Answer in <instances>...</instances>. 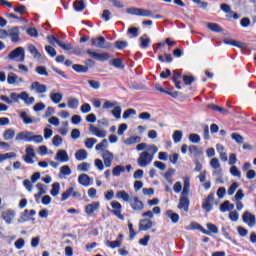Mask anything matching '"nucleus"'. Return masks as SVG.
Wrapping results in <instances>:
<instances>
[{
    "mask_svg": "<svg viewBox=\"0 0 256 256\" xmlns=\"http://www.w3.org/2000/svg\"><path fill=\"white\" fill-rule=\"evenodd\" d=\"M95 143H97V139L88 138V139L85 140V147L87 149H93V145H95Z\"/></svg>",
    "mask_w": 256,
    "mask_h": 256,
    "instance_id": "obj_55",
    "label": "nucleus"
},
{
    "mask_svg": "<svg viewBox=\"0 0 256 256\" xmlns=\"http://www.w3.org/2000/svg\"><path fill=\"white\" fill-rule=\"evenodd\" d=\"M72 69L76 71L77 73H87V67L80 65V64H74L72 66Z\"/></svg>",
    "mask_w": 256,
    "mask_h": 256,
    "instance_id": "obj_53",
    "label": "nucleus"
},
{
    "mask_svg": "<svg viewBox=\"0 0 256 256\" xmlns=\"http://www.w3.org/2000/svg\"><path fill=\"white\" fill-rule=\"evenodd\" d=\"M130 15H137L138 17H153V12L143 8H129Z\"/></svg>",
    "mask_w": 256,
    "mask_h": 256,
    "instance_id": "obj_9",
    "label": "nucleus"
},
{
    "mask_svg": "<svg viewBox=\"0 0 256 256\" xmlns=\"http://www.w3.org/2000/svg\"><path fill=\"white\" fill-rule=\"evenodd\" d=\"M87 150L85 149H80V150H77L76 153H75V159L77 161H85V159H87Z\"/></svg>",
    "mask_w": 256,
    "mask_h": 256,
    "instance_id": "obj_33",
    "label": "nucleus"
},
{
    "mask_svg": "<svg viewBox=\"0 0 256 256\" xmlns=\"http://www.w3.org/2000/svg\"><path fill=\"white\" fill-rule=\"evenodd\" d=\"M183 81H184L185 85H191V83H193L195 81V77L184 75Z\"/></svg>",
    "mask_w": 256,
    "mask_h": 256,
    "instance_id": "obj_64",
    "label": "nucleus"
},
{
    "mask_svg": "<svg viewBox=\"0 0 256 256\" xmlns=\"http://www.w3.org/2000/svg\"><path fill=\"white\" fill-rule=\"evenodd\" d=\"M140 41V47L142 49H147L149 47V44L151 43V39L149 38V36H147V34H144L143 36H141L139 38Z\"/></svg>",
    "mask_w": 256,
    "mask_h": 256,
    "instance_id": "obj_32",
    "label": "nucleus"
},
{
    "mask_svg": "<svg viewBox=\"0 0 256 256\" xmlns=\"http://www.w3.org/2000/svg\"><path fill=\"white\" fill-rule=\"evenodd\" d=\"M130 205L133 211H143L145 204L143 201L139 200V197L135 196L132 200H130Z\"/></svg>",
    "mask_w": 256,
    "mask_h": 256,
    "instance_id": "obj_19",
    "label": "nucleus"
},
{
    "mask_svg": "<svg viewBox=\"0 0 256 256\" xmlns=\"http://www.w3.org/2000/svg\"><path fill=\"white\" fill-rule=\"evenodd\" d=\"M63 143V138H61V136L59 135H55L52 139V144L55 147H59L61 144Z\"/></svg>",
    "mask_w": 256,
    "mask_h": 256,
    "instance_id": "obj_60",
    "label": "nucleus"
},
{
    "mask_svg": "<svg viewBox=\"0 0 256 256\" xmlns=\"http://www.w3.org/2000/svg\"><path fill=\"white\" fill-rule=\"evenodd\" d=\"M111 207H112L111 213L114 214L115 217L120 219V221H125V216L121 214L123 212V205H121V203H119L118 201H112Z\"/></svg>",
    "mask_w": 256,
    "mask_h": 256,
    "instance_id": "obj_6",
    "label": "nucleus"
},
{
    "mask_svg": "<svg viewBox=\"0 0 256 256\" xmlns=\"http://www.w3.org/2000/svg\"><path fill=\"white\" fill-rule=\"evenodd\" d=\"M153 227V221L150 219H143L139 223V231H149Z\"/></svg>",
    "mask_w": 256,
    "mask_h": 256,
    "instance_id": "obj_25",
    "label": "nucleus"
},
{
    "mask_svg": "<svg viewBox=\"0 0 256 256\" xmlns=\"http://www.w3.org/2000/svg\"><path fill=\"white\" fill-rule=\"evenodd\" d=\"M2 219L7 223V225H11L13 223V219H15V210H6L2 212Z\"/></svg>",
    "mask_w": 256,
    "mask_h": 256,
    "instance_id": "obj_17",
    "label": "nucleus"
},
{
    "mask_svg": "<svg viewBox=\"0 0 256 256\" xmlns=\"http://www.w3.org/2000/svg\"><path fill=\"white\" fill-rule=\"evenodd\" d=\"M112 115L115 117V119H121V106H116L112 110Z\"/></svg>",
    "mask_w": 256,
    "mask_h": 256,
    "instance_id": "obj_62",
    "label": "nucleus"
},
{
    "mask_svg": "<svg viewBox=\"0 0 256 256\" xmlns=\"http://www.w3.org/2000/svg\"><path fill=\"white\" fill-rule=\"evenodd\" d=\"M22 77H19L17 74L10 72L7 76V83L8 85H17L18 83H24Z\"/></svg>",
    "mask_w": 256,
    "mask_h": 256,
    "instance_id": "obj_18",
    "label": "nucleus"
},
{
    "mask_svg": "<svg viewBox=\"0 0 256 256\" xmlns=\"http://www.w3.org/2000/svg\"><path fill=\"white\" fill-rule=\"evenodd\" d=\"M20 99L24 101L25 105H33L35 103V97L29 96L27 92H21Z\"/></svg>",
    "mask_w": 256,
    "mask_h": 256,
    "instance_id": "obj_27",
    "label": "nucleus"
},
{
    "mask_svg": "<svg viewBox=\"0 0 256 256\" xmlns=\"http://www.w3.org/2000/svg\"><path fill=\"white\" fill-rule=\"evenodd\" d=\"M89 169H91V164L87 163V162H83L77 166V171H81L84 173H87V171H89Z\"/></svg>",
    "mask_w": 256,
    "mask_h": 256,
    "instance_id": "obj_47",
    "label": "nucleus"
},
{
    "mask_svg": "<svg viewBox=\"0 0 256 256\" xmlns=\"http://www.w3.org/2000/svg\"><path fill=\"white\" fill-rule=\"evenodd\" d=\"M215 197L214 193H210L207 198L204 200L203 204H202V208L205 209V211L209 212L213 209V205L211 204V202L213 201Z\"/></svg>",
    "mask_w": 256,
    "mask_h": 256,
    "instance_id": "obj_23",
    "label": "nucleus"
},
{
    "mask_svg": "<svg viewBox=\"0 0 256 256\" xmlns=\"http://www.w3.org/2000/svg\"><path fill=\"white\" fill-rule=\"evenodd\" d=\"M131 115H137V110H135L133 108L127 109L123 113V119H129V117H131Z\"/></svg>",
    "mask_w": 256,
    "mask_h": 256,
    "instance_id": "obj_54",
    "label": "nucleus"
},
{
    "mask_svg": "<svg viewBox=\"0 0 256 256\" xmlns=\"http://www.w3.org/2000/svg\"><path fill=\"white\" fill-rule=\"evenodd\" d=\"M31 91H35L38 95H43L47 93V85L41 84L40 82H33L30 86Z\"/></svg>",
    "mask_w": 256,
    "mask_h": 256,
    "instance_id": "obj_13",
    "label": "nucleus"
},
{
    "mask_svg": "<svg viewBox=\"0 0 256 256\" xmlns=\"http://www.w3.org/2000/svg\"><path fill=\"white\" fill-rule=\"evenodd\" d=\"M20 119H22L24 125H31L33 123V119L29 116L28 111H20Z\"/></svg>",
    "mask_w": 256,
    "mask_h": 256,
    "instance_id": "obj_29",
    "label": "nucleus"
},
{
    "mask_svg": "<svg viewBox=\"0 0 256 256\" xmlns=\"http://www.w3.org/2000/svg\"><path fill=\"white\" fill-rule=\"evenodd\" d=\"M225 45H232L233 47H238L239 49H245V43L235 41L233 39H224Z\"/></svg>",
    "mask_w": 256,
    "mask_h": 256,
    "instance_id": "obj_31",
    "label": "nucleus"
},
{
    "mask_svg": "<svg viewBox=\"0 0 256 256\" xmlns=\"http://www.w3.org/2000/svg\"><path fill=\"white\" fill-rule=\"evenodd\" d=\"M190 201L189 198L187 196H182L179 199V203H178V209H182L183 211H185V213L189 212V205H190Z\"/></svg>",
    "mask_w": 256,
    "mask_h": 256,
    "instance_id": "obj_20",
    "label": "nucleus"
},
{
    "mask_svg": "<svg viewBox=\"0 0 256 256\" xmlns=\"http://www.w3.org/2000/svg\"><path fill=\"white\" fill-rule=\"evenodd\" d=\"M110 65H112V67H116V69L125 68V65H123V60H121L120 58H115L112 61H110Z\"/></svg>",
    "mask_w": 256,
    "mask_h": 256,
    "instance_id": "obj_40",
    "label": "nucleus"
},
{
    "mask_svg": "<svg viewBox=\"0 0 256 256\" xmlns=\"http://www.w3.org/2000/svg\"><path fill=\"white\" fill-rule=\"evenodd\" d=\"M78 183L83 185V187H89V185H91V177L87 174H81L78 177Z\"/></svg>",
    "mask_w": 256,
    "mask_h": 256,
    "instance_id": "obj_28",
    "label": "nucleus"
},
{
    "mask_svg": "<svg viewBox=\"0 0 256 256\" xmlns=\"http://www.w3.org/2000/svg\"><path fill=\"white\" fill-rule=\"evenodd\" d=\"M69 197H73V187L66 189V191L62 194L61 201H67Z\"/></svg>",
    "mask_w": 256,
    "mask_h": 256,
    "instance_id": "obj_50",
    "label": "nucleus"
},
{
    "mask_svg": "<svg viewBox=\"0 0 256 256\" xmlns=\"http://www.w3.org/2000/svg\"><path fill=\"white\" fill-rule=\"evenodd\" d=\"M60 174L65 176L71 175V168L67 165L62 166L60 168Z\"/></svg>",
    "mask_w": 256,
    "mask_h": 256,
    "instance_id": "obj_61",
    "label": "nucleus"
},
{
    "mask_svg": "<svg viewBox=\"0 0 256 256\" xmlns=\"http://www.w3.org/2000/svg\"><path fill=\"white\" fill-rule=\"evenodd\" d=\"M14 139L16 143H21V141H24V143H36L38 145L43 143L42 135H35L33 132L27 130L18 132Z\"/></svg>",
    "mask_w": 256,
    "mask_h": 256,
    "instance_id": "obj_2",
    "label": "nucleus"
},
{
    "mask_svg": "<svg viewBox=\"0 0 256 256\" xmlns=\"http://www.w3.org/2000/svg\"><path fill=\"white\" fill-rule=\"evenodd\" d=\"M19 27L15 26L7 30V37H10L12 43H19Z\"/></svg>",
    "mask_w": 256,
    "mask_h": 256,
    "instance_id": "obj_16",
    "label": "nucleus"
},
{
    "mask_svg": "<svg viewBox=\"0 0 256 256\" xmlns=\"http://www.w3.org/2000/svg\"><path fill=\"white\" fill-rule=\"evenodd\" d=\"M15 157H17V153L15 152L0 154V163H3V161H7V159H13Z\"/></svg>",
    "mask_w": 256,
    "mask_h": 256,
    "instance_id": "obj_44",
    "label": "nucleus"
},
{
    "mask_svg": "<svg viewBox=\"0 0 256 256\" xmlns=\"http://www.w3.org/2000/svg\"><path fill=\"white\" fill-rule=\"evenodd\" d=\"M186 231H201L204 235H209V231H207L201 224L197 222H191L189 226H185Z\"/></svg>",
    "mask_w": 256,
    "mask_h": 256,
    "instance_id": "obj_14",
    "label": "nucleus"
},
{
    "mask_svg": "<svg viewBox=\"0 0 256 256\" xmlns=\"http://www.w3.org/2000/svg\"><path fill=\"white\" fill-rule=\"evenodd\" d=\"M102 158H103L105 167L109 168L111 167V165H113V159H115V156L109 150H103Z\"/></svg>",
    "mask_w": 256,
    "mask_h": 256,
    "instance_id": "obj_15",
    "label": "nucleus"
},
{
    "mask_svg": "<svg viewBox=\"0 0 256 256\" xmlns=\"http://www.w3.org/2000/svg\"><path fill=\"white\" fill-rule=\"evenodd\" d=\"M220 9L221 11H223V13H226L227 19H239V14L231 10V6L229 4L227 3L221 4Z\"/></svg>",
    "mask_w": 256,
    "mask_h": 256,
    "instance_id": "obj_10",
    "label": "nucleus"
},
{
    "mask_svg": "<svg viewBox=\"0 0 256 256\" xmlns=\"http://www.w3.org/2000/svg\"><path fill=\"white\" fill-rule=\"evenodd\" d=\"M15 137V130L7 129L3 134L4 141H11Z\"/></svg>",
    "mask_w": 256,
    "mask_h": 256,
    "instance_id": "obj_41",
    "label": "nucleus"
},
{
    "mask_svg": "<svg viewBox=\"0 0 256 256\" xmlns=\"http://www.w3.org/2000/svg\"><path fill=\"white\" fill-rule=\"evenodd\" d=\"M189 189H190L189 178H184V186H183V191L181 195L187 197V195H189Z\"/></svg>",
    "mask_w": 256,
    "mask_h": 256,
    "instance_id": "obj_46",
    "label": "nucleus"
},
{
    "mask_svg": "<svg viewBox=\"0 0 256 256\" xmlns=\"http://www.w3.org/2000/svg\"><path fill=\"white\" fill-rule=\"evenodd\" d=\"M87 55H89V57H91L92 59H95L96 61H109V53L107 52H103V53H99L96 51H93L92 49H88L86 51Z\"/></svg>",
    "mask_w": 256,
    "mask_h": 256,
    "instance_id": "obj_5",
    "label": "nucleus"
},
{
    "mask_svg": "<svg viewBox=\"0 0 256 256\" xmlns=\"http://www.w3.org/2000/svg\"><path fill=\"white\" fill-rule=\"evenodd\" d=\"M206 227L208 229L209 235H211V233H214V235H217V233H219V228H217L215 224L207 223Z\"/></svg>",
    "mask_w": 256,
    "mask_h": 256,
    "instance_id": "obj_49",
    "label": "nucleus"
},
{
    "mask_svg": "<svg viewBox=\"0 0 256 256\" xmlns=\"http://www.w3.org/2000/svg\"><path fill=\"white\" fill-rule=\"evenodd\" d=\"M68 107L69 109H77L79 107V99L75 97L68 98Z\"/></svg>",
    "mask_w": 256,
    "mask_h": 256,
    "instance_id": "obj_37",
    "label": "nucleus"
},
{
    "mask_svg": "<svg viewBox=\"0 0 256 256\" xmlns=\"http://www.w3.org/2000/svg\"><path fill=\"white\" fill-rule=\"evenodd\" d=\"M60 189H61V185L58 182H55L54 184H52V189L50 191V194L52 195V197H57V195H59Z\"/></svg>",
    "mask_w": 256,
    "mask_h": 256,
    "instance_id": "obj_43",
    "label": "nucleus"
},
{
    "mask_svg": "<svg viewBox=\"0 0 256 256\" xmlns=\"http://www.w3.org/2000/svg\"><path fill=\"white\" fill-rule=\"evenodd\" d=\"M175 174V169L169 168L168 171L164 174V179L168 181V183H171V177Z\"/></svg>",
    "mask_w": 256,
    "mask_h": 256,
    "instance_id": "obj_57",
    "label": "nucleus"
},
{
    "mask_svg": "<svg viewBox=\"0 0 256 256\" xmlns=\"http://www.w3.org/2000/svg\"><path fill=\"white\" fill-rule=\"evenodd\" d=\"M135 143H141L140 136H132V137L124 140L125 145H135Z\"/></svg>",
    "mask_w": 256,
    "mask_h": 256,
    "instance_id": "obj_38",
    "label": "nucleus"
},
{
    "mask_svg": "<svg viewBox=\"0 0 256 256\" xmlns=\"http://www.w3.org/2000/svg\"><path fill=\"white\" fill-rule=\"evenodd\" d=\"M7 59L10 61H16V63H25V48L17 47L16 49L12 50Z\"/></svg>",
    "mask_w": 256,
    "mask_h": 256,
    "instance_id": "obj_3",
    "label": "nucleus"
},
{
    "mask_svg": "<svg viewBox=\"0 0 256 256\" xmlns=\"http://www.w3.org/2000/svg\"><path fill=\"white\" fill-rule=\"evenodd\" d=\"M92 47H97V49H111V43L107 42L103 36H99L91 39Z\"/></svg>",
    "mask_w": 256,
    "mask_h": 256,
    "instance_id": "obj_4",
    "label": "nucleus"
},
{
    "mask_svg": "<svg viewBox=\"0 0 256 256\" xmlns=\"http://www.w3.org/2000/svg\"><path fill=\"white\" fill-rule=\"evenodd\" d=\"M231 138L238 143V145H241L243 143V141H245V138H243V136H241L238 133H232L231 134Z\"/></svg>",
    "mask_w": 256,
    "mask_h": 256,
    "instance_id": "obj_52",
    "label": "nucleus"
},
{
    "mask_svg": "<svg viewBox=\"0 0 256 256\" xmlns=\"http://www.w3.org/2000/svg\"><path fill=\"white\" fill-rule=\"evenodd\" d=\"M207 27L210 31H213L214 33H223V28L219 26L217 23H208Z\"/></svg>",
    "mask_w": 256,
    "mask_h": 256,
    "instance_id": "obj_36",
    "label": "nucleus"
},
{
    "mask_svg": "<svg viewBox=\"0 0 256 256\" xmlns=\"http://www.w3.org/2000/svg\"><path fill=\"white\" fill-rule=\"evenodd\" d=\"M210 167L214 169L212 172L213 177H221V175H223V169L221 168V162H219V158H212L210 160Z\"/></svg>",
    "mask_w": 256,
    "mask_h": 256,
    "instance_id": "obj_7",
    "label": "nucleus"
},
{
    "mask_svg": "<svg viewBox=\"0 0 256 256\" xmlns=\"http://www.w3.org/2000/svg\"><path fill=\"white\" fill-rule=\"evenodd\" d=\"M116 198L122 199L125 203H129L131 201V196H129V194L124 190L118 191L116 193Z\"/></svg>",
    "mask_w": 256,
    "mask_h": 256,
    "instance_id": "obj_30",
    "label": "nucleus"
},
{
    "mask_svg": "<svg viewBox=\"0 0 256 256\" xmlns=\"http://www.w3.org/2000/svg\"><path fill=\"white\" fill-rule=\"evenodd\" d=\"M35 72L38 75H42L44 77H49V72H47V68L45 66H37Z\"/></svg>",
    "mask_w": 256,
    "mask_h": 256,
    "instance_id": "obj_48",
    "label": "nucleus"
},
{
    "mask_svg": "<svg viewBox=\"0 0 256 256\" xmlns=\"http://www.w3.org/2000/svg\"><path fill=\"white\" fill-rule=\"evenodd\" d=\"M166 216L171 219L172 223H179V214L173 212V210H167Z\"/></svg>",
    "mask_w": 256,
    "mask_h": 256,
    "instance_id": "obj_35",
    "label": "nucleus"
},
{
    "mask_svg": "<svg viewBox=\"0 0 256 256\" xmlns=\"http://www.w3.org/2000/svg\"><path fill=\"white\" fill-rule=\"evenodd\" d=\"M49 97L52 103H55L56 105L63 101V93L55 92V90L50 92Z\"/></svg>",
    "mask_w": 256,
    "mask_h": 256,
    "instance_id": "obj_26",
    "label": "nucleus"
},
{
    "mask_svg": "<svg viewBox=\"0 0 256 256\" xmlns=\"http://www.w3.org/2000/svg\"><path fill=\"white\" fill-rule=\"evenodd\" d=\"M159 151V148L155 145H150L148 147V151H143L139 154L137 159V163L139 167H149L150 163H153V159L155 158V153Z\"/></svg>",
    "mask_w": 256,
    "mask_h": 256,
    "instance_id": "obj_1",
    "label": "nucleus"
},
{
    "mask_svg": "<svg viewBox=\"0 0 256 256\" xmlns=\"http://www.w3.org/2000/svg\"><path fill=\"white\" fill-rule=\"evenodd\" d=\"M55 161H60V163H67L69 161V154H67V151L60 149L56 153Z\"/></svg>",
    "mask_w": 256,
    "mask_h": 256,
    "instance_id": "obj_22",
    "label": "nucleus"
},
{
    "mask_svg": "<svg viewBox=\"0 0 256 256\" xmlns=\"http://www.w3.org/2000/svg\"><path fill=\"white\" fill-rule=\"evenodd\" d=\"M89 131L95 137H99V139H105V137H107V131H105L97 126H94L93 124L89 125Z\"/></svg>",
    "mask_w": 256,
    "mask_h": 256,
    "instance_id": "obj_12",
    "label": "nucleus"
},
{
    "mask_svg": "<svg viewBox=\"0 0 256 256\" xmlns=\"http://www.w3.org/2000/svg\"><path fill=\"white\" fill-rule=\"evenodd\" d=\"M75 11L81 12L85 9V2L83 0H76L73 4Z\"/></svg>",
    "mask_w": 256,
    "mask_h": 256,
    "instance_id": "obj_45",
    "label": "nucleus"
},
{
    "mask_svg": "<svg viewBox=\"0 0 256 256\" xmlns=\"http://www.w3.org/2000/svg\"><path fill=\"white\" fill-rule=\"evenodd\" d=\"M117 105V101L111 102L109 100H105L103 104V109H114Z\"/></svg>",
    "mask_w": 256,
    "mask_h": 256,
    "instance_id": "obj_56",
    "label": "nucleus"
},
{
    "mask_svg": "<svg viewBox=\"0 0 256 256\" xmlns=\"http://www.w3.org/2000/svg\"><path fill=\"white\" fill-rule=\"evenodd\" d=\"M230 173L233 175V177H238V179H241V171H239V168L237 166H232L230 168Z\"/></svg>",
    "mask_w": 256,
    "mask_h": 256,
    "instance_id": "obj_59",
    "label": "nucleus"
},
{
    "mask_svg": "<svg viewBox=\"0 0 256 256\" xmlns=\"http://www.w3.org/2000/svg\"><path fill=\"white\" fill-rule=\"evenodd\" d=\"M27 51L33 55V59H36V61H41L43 59V56L41 55V52L37 50V47L33 44H29L27 46Z\"/></svg>",
    "mask_w": 256,
    "mask_h": 256,
    "instance_id": "obj_21",
    "label": "nucleus"
},
{
    "mask_svg": "<svg viewBox=\"0 0 256 256\" xmlns=\"http://www.w3.org/2000/svg\"><path fill=\"white\" fill-rule=\"evenodd\" d=\"M121 173H125V166L117 165L112 170V175L114 177H119Z\"/></svg>",
    "mask_w": 256,
    "mask_h": 256,
    "instance_id": "obj_39",
    "label": "nucleus"
},
{
    "mask_svg": "<svg viewBox=\"0 0 256 256\" xmlns=\"http://www.w3.org/2000/svg\"><path fill=\"white\" fill-rule=\"evenodd\" d=\"M122 243L123 242L121 240H119V239H117L115 241L107 240L105 242V245H106V247H109L110 249H117V247H121Z\"/></svg>",
    "mask_w": 256,
    "mask_h": 256,
    "instance_id": "obj_34",
    "label": "nucleus"
},
{
    "mask_svg": "<svg viewBox=\"0 0 256 256\" xmlns=\"http://www.w3.org/2000/svg\"><path fill=\"white\" fill-rule=\"evenodd\" d=\"M189 141L191 143H201V136L198 134L192 133L189 135Z\"/></svg>",
    "mask_w": 256,
    "mask_h": 256,
    "instance_id": "obj_58",
    "label": "nucleus"
},
{
    "mask_svg": "<svg viewBox=\"0 0 256 256\" xmlns=\"http://www.w3.org/2000/svg\"><path fill=\"white\" fill-rule=\"evenodd\" d=\"M81 113L87 114L91 113V105L89 103H85L80 107Z\"/></svg>",
    "mask_w": 256,
    "mask_h": 256,
    "instance_id": "obj_63",
    "label": "nucleus"
},
{
    "mask_svg": "<svg viewBox=\"0 0 256 256\" xmlns=\"http://www.w3.org/2000/svg\"><path fill=\"white\" fill-rule=\"evenodd\" d=\"M25 153L26 154L22 156L23 161H25V163H27L28 165H33V163H35V161L33 160L35 159V149L33 148V146H27Z\"/></svg>",
    "mask_w": 256,
    "mask_h": 256,
    "instance_id": "obj_8",
    "label": "nucleus"
},
{
    "mask_svg": "<svg viewBox=\"0 0 256 256\" xmlns=\"http://www.w3.org/2000/svg\"><path fill=\"white\" fill-rule=\"evenodd\" d=\"M243 221L248 225V227H255L256 225V217L249 211H245L242 215Z\"/></svg>",
    "mask_w": 256,
    "mask_h": 256,
    "instance_id": "obj_11",
    "label": "nucleus"
},
{
    "mask_svg": "<svg viewBox=\"0 0 256 256\" xmlns=\"http://www.w3.org/2000/svg\"><path fill=\"white\" fill-rule=\"evenodd\" d=\"M99 202H92L91 204L86 205L85 213L91 217L95 211H99Z\"/></svg>",
    "mask_w": 256,
    "mask_h": 256,
    "instance_id": "obj_24",
    "label": "nucleus"
},
{
    "mask_svg": "<svg viewBox=\"0 0 256 256\" xmlns=\"http://www.w3.org/2000/svg\"><path fill=\"white\" fill-rule=\"evenodd\" d=\"M174 143H181L183 139V132L181 130H175L172 135Z\"/></svg>",
    "mask_w": 256,
    "mask_h": 256,
    "instance_id": "obj_42",
    "label": "nucleus"
},
{
    "mask_svg": "<svg viewBox=\"0 0 256 256\" xmlns=\"http://www.w3.org/2000/svg\"><path fill=\"white\" fill-rule=\"evenodd\" d=\"M57 41V45H59L61 47V49H63L64 51H71V49H73V45L71 43H63L61 42V40H56Z\"/></svg>",
    "mask_w": 256,
    "mask_h": 256,
    "instance_id": "obj_51",
    "label": "nucleus"
}]
</instances>
